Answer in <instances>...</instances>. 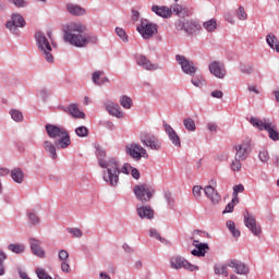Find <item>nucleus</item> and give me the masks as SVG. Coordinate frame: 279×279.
<instances>
[{"mask_svg": "<svg viewBox=\"0 0 279 279\" xmlns=\"http://www.w3.org/2000/svg\"><path fill=\"white\" fill-rule=\"evenodd\" d=\"M63 40L72 45V47L82 49L87 45H97L99 37L95 33L86 34L84 25L71 22L63 26Z\"/></svg>", "mask_w": 279, "mask_h": 279, "instance_id": "f257e3e1", "label": "nucleus"}, {"mask_svg": "<svg viewBox=\"0 0 279 279\" xmlns=\"http://www.w3.org/2000/svg\"><path fill=\"white\" fill-rule=\"evenodd\" d=\"M95 154L99 167H101V169H107V174H104L105 182H109L111 186H117V184H119V175L121 174L119 162L114 158L106 160V148L99 145L96 146Z\"/></svg>", "mask_w": 279, "mask_h": 279, "instance_id": "f03ea898", "label": "nucleus"}, {"mask_svg": "<svg viewBox=\"0 0 279 279\" xmlns=\"http://www.w3.org/2000/svg\"><path fill=\"white\" fill-rule=\"evenodd\" d=\"M248 123H251L253 128H256L260 132H263V130L268 132V136L270 141H275V142L279 141L278 126H276V124H274L271 120L267 118H264L263 120H260L258 118L251 117L248 120Z\"/></svg>", "mask_w": 279, "mask_h": 279, "instance_id": "7ed1b4c3", "label": "nucleus"}, {"mask_svg": "<svg viewBox=\"0 0 279 279\" xmlns=\"http://www.w3.org/2000/svg\"><path fill=\"white\" fill-rule=\"evenodd\" d=\"M35 40L46 62H48L49 64H52L53 54L51 53V51H53V49L51 48V44L49 43V39H47V36H45V33L37 32L35 34Z\"/></svg>", "mask_w": 279, "mask_h": 279, "instance_id": "20e7f679", "label": "nucleus"}, {"mask_svg": "<svg viewBox=\"0 0 279 279\" xmlns=\"http://www.w3.org/2000/svg\"><path fill=\"white\" fill-rule=\"evenodd\" d=\"M133 193L142 204H147L156 194V189L148 184H141L134 186Z\"/></svg>", "mask_w": 279, "mask_h": 279, "instance_id": "39448f33", "label": "nucleus"}, {"mask_svg": "<svg viewBox=\"0 0 279 279\" xmlns=\"http://www.w3.org/2000/svg\"><path fill=\"white\" fill-rule=\"evenodd\" d=\"M174 27L178 32H185L187 36H193L199 29L197 22L186 17H179L174 23Z\"/></svg>", "mask_w": 279, "mask_h": 279, "instance_id": "423d86ee", "label": "nucleus"}, {"mask_svg": "<svg viewBox=\"0 0 279 279\" xmlns=\"http://www.w3.org/2000/svg\"><path fill=\"white\" fill-rule=\"evenodd\" d=\"M140 140L144 147H148V149H153L154 151H160L162 149V143H160L158 136L147 131L140 134Z\"/></svg>", "mask_w": 279, "mask_h": 279, "instance_id": "0eeeda50", "label": "nucleus"}, {"mask_svg": "<svg viewBox=\"0 0 279 279\" xmlns=\"http://www.w3.org/2000/svg\"><path fill=\"white\" fill-rule=\"evenodd\" d=\"M170 266L172 269H186V271H199V267L191 264L186 258L175 255L170 259Z\"/></svg>", "mask_w": 279, "mask_h": 279, "instance_id": "6e6552de", "label": "nucleus"}, {"mask_svg": "<svg viewBox=\"0 0 279 279\" xmlns=\"http://www.w3.org/2000/svg\"><path fill=\"white\" fill-rule=\"evenodd\" d=\"M25 19L20 13H13L11 20L5 23L7 29L15 36H19V27H25Z\"/></svg>", "mask_w": 279, "mask_h": 279, "instance_id": "1a4fd4ad", "label": "nucleus"}, {"mask_svg": "<svg viewBox=\"0 0 279 279\" xmlns=\"http://www.w3.org/2000/svg\"><path fill=\"white\" fill-rule=\"evenodd\" d=\"M137 32L145 40H149V38H151L154 34H158V26L145 20L141 22L140 26H137Z\"/></svg>", "mask_w": 279, "mask_h": 279, "instance_id": "9d476101", "label": "nucleus"}, {"mask_svg": "<svg viewBox=\"0 0 279 279\" xmlns=\"http://www.w3.org/2000/svg\"><path fill=\"white\" fill-rule=\"evenodd\" d=\"M244 226L254 234V236H260L262 229L260 226L256 222V216L250 211L244 213Z\"/></svg>", "mask_w": 279, "mask_h": 279, "instance_id": "9b49d317", "label": "nucleus"}, {"mask_svg": "<svg viewBox=\"0 0 279 279\" xmlns=\"http://www.w3.org/2000/svg\"><path fill=\"white\" fill-rule=\"evenodd\" d=\"M175 60L178 64L181 65V71H183L185 75H191L193 77V75H195V73L197 72V68L195 66V63L186 59V57L182 54H177Z\"/></svg>", "mask_w": 279, "mask_h": 279, "instance_id": "f8f14e48", "label": "nucleus"}, {"mask_svg": "<svg viewBox=\"0 0 279 279\" xmlns=\"http://www.w3.org/2000/svg\"><path fill=\"white\" fill-rule=\"evenodd\" d=\"M235 149V158L238 160H247V156H250L252 151V145L250 140H244L241 144H236L234 146Z\"/></svg>", "mask_w": 279, "mask_h": 279, "instance_id": "ddd939ff", "label": "nucleus"}, {"mask_svg": "<svg viewBox=\"0 0 279 279\" xmlns=\"http://www.w3.org/2000/svg\"><path fill=\"white\" fill-rule=\"evenodd\" d=\"M126 154L134 160H141L148 156L147 150L141 146V144H131L130 146H126Z\"/></svg>", "mask_w": 279, "mask_h": 279, "instance_id": "4468645a", "label": "nucleus"}, {"mask_svg": "<svg viewBox=\"0 0 279 279\" xmlns=\"http://www.w3.org/2000/svg\"><path fill=\"white\" fill-rule=\"evenodd\" d=\"M209 73L218 80L226 77V65L221 61H213L208 65Z\"/></svg>", "mask_w": 279, "mask_h": 279, "instance_id": "2eb2a0df", "label": "nucleus"}, {"mask_svg": "<svg viewBox=\"0 0 279 279\" xmlns=\"http://www.w3.org/2000/svg\"><path fill=\"white\" fill-rule=\"evenodd\" d=\"M228 267L233 269L234 274H238L239 276H247L250 274V267L245 263L236 259L229 260Z\"/></svg>", "mask_w": 279, "mask_h": 279, "instance_id": "dca6fc26", "label": "nucleus"}, {"mask_svg": "<svg viewBox=\"0 0 279 279\" xmlns=\"http://www.w3.org/2000/svg\"><path fill=\"white\" fill-rule=\"evenodd\" d=\"M46 132L49 138H60L63 134H66L64 126H58L56 124H46Z\"/></svg>", "mask_w": 279, "mask_h": 279, "instance_id": "f3484780", "label": "nucleus"}, {"mask_svg": "<svg viewBox=\"0 0 279 279\" xmlns=\"http://www.w3.org/2000/svg\"><path fill=\"white\" fill-rule=\"evenodd\" d=\"M136 64L142 66V69L145 71H158V69H160V65L151 63V61L144 54H141L136 58Z\"/></svg>", "mask_w": 279, "mask_h": 279, "instance_id": "a211bd4d", "label": "nucleus"}, {"mask_svg": "<svg viewBox=\"0 0 279 279\" xmlns=\"http://www.w3.org/2000/svg\"><path fill=\"white\" fill-rule=\"evenodd\" d=\"M163 129L174 147H182V143L180 142V135H178L175 130H173V128L168 123H163Z\"/></svg>", "mask_w": 279, "mask_h": 279, "instance_id": "6ab92c4d", "label": "nucleus"}, {"mask_svg": "<svg viewBox=\"0 0 279 279\" xmlns=\"http://www.w3.org/2000/svg\"><path fill=\"white\" fill-rule=\"evenodd\" d=\"M61 110L74 119H86V113L80 111V108L75 104H71L69 107H61Z\"/></svg>", "mask_w": 279, "mask_h": 279, "instance_id": "aec40b11", "label": "nucleus"}, {"mask_svg": "<svg viewBox=\"0 0 279 279\" xmlns=\"http://www.w3.org/2000/svg\"><path fill=\"white\" fill-rule=\"evenodd\" d=\"M105 108L111 117H116L117 119H123L124 114L121 110V107L118 104H114L112 101L105 102Z\"/></svg>", "mask_w": 279, "mask_h": 279, "instance_id": "412c9836", "label": "nucleus"}, {"mask_svg": "<svg viewBox=\"0 0 279 279\" xmlns=\"http://www.w3.org/2000/svg\"><path fill=\"white\" fill-rule=\"evenodd\" d=\"M28 243L31 245V251L35 256H38L39 258L45 257V251H43V248L40 247V245H43V242H40L36 238H31L28 240Z\"/></svg>", "mask_w": 279, "mask_h": 279, "instance_id": "4be33fe9", "label": "nucleus"}, {"mask_svg": "<svg viewBox=\"0 0 279 279\" xmlns=\"http://www.w3.org/2000/svg\"><path fill=\"white\" fill-rule=\"evenodd\" d=\"M54 145L58 149H66V147L71 145V135H69V131H65L59 140L54 141Z\"/></svg>", "mask_w": 279, "mask_h": 279, "instance_id": "5701e85b", "label": "nucleus"}, {"mask_svg": "<svg viewBox=\"0 0 279 279\" xmlns=\"http://www.w3.org/2000/svg\"><path fill=\"white\" fill-rule=\"evenodd\" d=\"M204 191L206 197H208L213 204L217 205L221 201V196L215 191V187H213L211 185L205 186Z\"/></svg>", "mask_w": 279, "mask_h": 279, "instance_id": "b1692460", "label": "nucleus"}, {"mask_svg": "<svg viewBox=\"0 0 279 279\" xmlns=\"http://www.w3.org/2000/svg\"><path fill=\"white\" fill-rule=\"evenodd\" d=\"M137 215L141 219H154V209L149 206L137 207Z\"/></svg>", "mask_w": 279, "mask_h": 279, "instance_id": "393cba45", "label": "nucleus"}, {"mask_svg": "<svg viewBox=\"0 0 279 279\" xmlns=\"http://www.w3.org/2000/svg\"><path fill=\"white\" fill-rule=\"evenodd\" d=\"M151 12L157 14V16H161V19H169L171 16V10L165 5H153Z\"/></svg>", "mask_w": 279, "mask_h": 279, "instance_id": "a878e982", "label": "nucleus"}, {"mask_svg": "<svg viewBox=\"0 0 279 279\" xmlns=\"http://www.w3.org/2000/svg\"><path fill=\"white\" fill-rule=\"evenodd\" d=\"M66 10L72 16H84L86 14V9L73 3H69Z\"/></svg>", "mask_w": 279, "mask_h": 279, "instance_id": "bb28decb", "label": "nucleus"}, {"mask_svg": "<svg viewBox=\"0 0 279 279\" xmlns=\"http://www.w3.org/2000/svg\"><path fill=\"white\" fill-rule=\"evenodd\" d=\"M44 149L49 154L52 160H56L58 158V153L56 151V144L51 143L50 141H45Z\"/></svg>", "mask_w": 279, "mask_h": 279, "instance_id": "cd10ccee", "label": "nucleus"}, {"mask_svg": "<svg viewBox=\"0 0 279 279\" xmlns=\"http://www.w3.org/2000/svg\"><path fill=\"white\" fill-rule=\"evenodd\" d=\"M11 178L13 182H16V184H23V180H25V173H23L21 168H15L11 171Z\"/></svg>", "mask_w": 279, "mask_h": 279, "instance_id": "c85d7f7f", "label": "nucleus"}, {"mask_svg": "<svg viewBox=\"0 0 279 279\" xmlns=\"http://www.w3.org/2000/svg\"><path fill=\"white\" fill-rule=\"evenodd\" d=\"M266 43L270 47V49H274L275 51H277V53H279V41H278V37H276V35L268 34L266 36Z\"/></svg>", "mask_w": 279, "mask_h": 279, "instance_id": "c756f323", "label": "nucleus"}, {"mask_svg": "<svg viewBox=\"0 0 279 279\" xmlns=\"http://www.w3.org/2000/svg\"><path fill=\"white\" fill-rule=\"evenodd\" d=\"M227 228L234 239H239V236H241V231L236 229V225L234 223V221L228 220Z\"/></svg>", "mask_w": 279, "mask_h": 279, "instance_id": "7c9ffc66", "label": "nucleus"}, {"mask_svg": "<svg viewBox=\"0 0 279 279\" xmlns=\"http://www.w3.org/2000/svg\"><path fill=\"white\" fill-rule=\"evenodd\" d=\"M216 276H228V264H217L214 267Z\"/></svg>", "mask_w": 279, "mask_h": 279, "instance_id": "2f4dec72", "label": "nucleus"}, {"mask_svg": "<svg viewBox=\"0 0 279 279\" xmlns=\"http://www.w3.org/2000/svg\"><path fill=\"white\" fill-rule=\"evenodd\" d=\"M133 104L134 102L132 101V98H130L129 96L122 95L120 97V106H122V108H124V110H130V108H132Z\"/></svg>", "mask_w": 279, "mask_h": 279, "instance_id": "473e14b6", "label": "nucleus"}, {"mask_svg": "<svg viewBox=\"0 0 279 279\" xmlns=\"http://www.w3.org/2000/svg\"><path fill=\"white\" fill-rule=\"evenodd\" d=\"M197 243H199V241L194 240L193 245H195L196 250H198L202 256H206V252L210 250V247L208 246V243H199V244Z\"/></svg>", "mask_w": 279, "mask_h": 279, "instance_id": "72a5a7b5", "label": "nucleus"}, {"mask_svg": "<svg viewBox=\"0 0 279 279\" xmlns=\"http://www.w3.org/2000/svg\"><path fill=\"white\" fill-rule=\"evenodd\" d=\"M183 125L185 130H187V132H195V130H197V126L195 125V120H193L192 118H185L183 120Z\"/></svg>", "mask_w": 279, "mask_h": 279, "instance_id": "f704fd0d", "label": "nucleus"}, {"mask_svg": "<svg viewBox=\"0 0 279 279\" xmlns=\"http://www.w3.org/2000/svg\"><path fill=\"white\" fill-rule=\"evenodd\" d=\"M173 14H177V16H182V14H186L189 16V9L182 8L180 4H174L171 7Z\"/></svg>", "mask_w": 279, "mask_h": 279, "instance_id": "c9c22d12", "label": "nucleus"}, {"mask_svg": "<svg viewBox=\"0 0 279 279\" xmlns=\"http://www.w3.org/2000/svg\"><path fill=\"white\" fill-rule=\"evenodd\" d=\"M8 250L13 254H23L25 252V245L23 244H9Z\"/></svg>", "mask_w": 279, "mask_h": 279, "instance_id": "e433bc0d", "label": "nucleus"}, {"mask_svg": "<svg viewBox=\"0 0 279 279\" xmlns=\"http://www.w3.org/2000/svg\"><path fill=\"white\" fill-rule=\"evenodd\" d=\"M203 27L206 29V32H215V29H217V20L211 19L203 23Z\"/></svg>", "mask_w": 279, "mask_h": 279, "instance_id": "4c0bfd02", "label": "nucleus"}, {"mask_svg": "<svg viewBox=\"0 0 279 279\" xmlns=\"http://www.w3.org/2000/svg\"><path fill=\"white\" fill-rule=\"evenodd\" d=\"M8 259V255L5 252L0 250V276H5V265H3L4 260Z\"/></svg>", "mask_w": 279, "mask_h": 279, "instance_id": "58836bf2", "label": "nucleus"}, {"mask_svg": "<svg viewBox=\"0 0 279 279\" xmlns=\"http://www.w3.org/2000/svg\"><path fill=\"white\" fill-rule=\"evenodd\" d=\"M9 114H11V119H13V121H16L17 123L23 121V112H21L20 110L11 109Z\"/></svg>", "mask_w": 279, "mask_h": 279, "instance_id": "ea45409f", "label": "nucleus"}, {"mask_svg": "<svg viewBox=\"0 0 279 279\" xmlns=\"http://www.w3.org/2000/svg\"><path fill=\"white\" fill-rule=\"evenodd\" d=\"M27 217H28L32 226H38V223H40V218L38 217L36 211H28Z\"/></svg>", "mask_w": 279, "mask_h": 279, "instance_id": "a19ab883", "label": "nucleus"}, {"mask_svg": "<svg viewBox=\"0 0 279 279\" xmlns=\"http://www.w3.org/2000/svg\"><path fill=\"white\" fill-rule=\"evenodd\" d=\"M240 71H241V73H244L245 75H252V73H254V65L241 63Z\"/></svg>", "mask_w": 279, "mask_h": 279, "instance_id": "79ce46f5", "label": "nucleus"}, {"mask_svg": "<svg viewBox=\"0 0 279 279\" xmlns=\"http://www.w3.org/2000/svg\"><path fill=\"white\" fill-rule=\"evenodd\" d=\"M37 95L43 99V101H47V99H49V95H51V92L47 89V87H41L38 89Z\"/></svg>", "mask_w": 279, "mask_h": 279, "instance_id": "37998d69", "label": "nucleus"}, {"mask_svg": "<svg viewBox=\"0 0 279 279\" xmlns=\"http://www.w3.org/2000/svg\"><path fill=\"white\" fill-rule=\"evenodd\" d=\"M75 134L80 138H86V136H88V128H86V126H78V128L75 129Z\"/></svg>", "mask_w": 279, "mask_h": 279, "instance_id": "c03bdc74", "label": "nucleus"}, {"mask_svg": "<svg viewBox=\"0 0 279 279\" xmlns=\"http://www.w3.org/2000/svg\"><path fill=\"white\" fill-rule=\"evenodd\" d=\"M242 160L243 159H239V158L234 157V160L231 162V166H230L231 171H236V172L241 171V169L243 167V165L241 163Z\"/></svg>", "mask_w": 279, "mask_h": 279, "instance_id": "a18cd8bd", "label": "nucleus"}, {"mask_svg": "<svg viewBox=\"0 0 279 279\" xmlns=\"http://www.w3.org/2000/svg\"><path fill=\"white\" fill-rule=\"evenodd\" d=\"M234 204H239V197H234L230 203H228L225 210L222 211L223 215H226V213H234Z\"/></svg>", "mask_w": 279, "mask_h": 279, "instance_id": "49530a36", "label": "nucleus"}, {"mask_svg": "<svg viewBox=\"0 0 279 279\" xmlns=\"http://www.w3.org/2000/svg\"><path fill=\"white\" fill-rule=\"evenodd\" d=\"M116 34L119 36L120 39H122V43H128V33H125V29L122 27H116Z\"/></svg>", "mask_w": 279, "mask_h": 279, "instance_id": "de8ad7c7", "label": "nucleus"}, {"mask_svg": "<svg viewBox=\"0 0 279 279\" xmlns=\"http://www.w3.org/2000/svg\"><path fill=\"white\" fill-rule=\"evenodd\" d=\"M235 14L239 21H247V12H245V8L239 7V9L235 11Z\"/></svg>", "mask_w": 279, "mask_h": 279, "instance_id": "09e8293b", "label": "nucleus"}, {"mask_svg": "<svg viewBox=\"0 0 279 279\" xmlns=\"http://www.w3.org/2000/svg\"><path fill=\"white\" fill-rule=\"evenodd\" d=\"M149 236H151L153 239H157V241H160V243L167 242V240L165 238L160 236V233H158V230H156V229H150Z\"/></svg>", "mask_w": 279, "mask_h": 279, "instance_id": "8fccbe9b", "label": "nucleus"}, {"mask_svg": "<svg viewBox=\"0 0 279 279\" xmlns=\"http://www.w3.org/2000/svg\"><path fill=\"white\" fill-rule=\"evenodd\" d=\"M258 158L260 162H268L269 161V151L267 149H262L258 154Z\"/></svg>", "mask_w": 279, "mask_h": 279, "instance_id": "3c124183", "label": "nucleus"}, {"mask_svg": "<svg viewBox=\"0 0 279 279\" xmlns=\"http://www.w3.org/2000/svg\"><path fill=\"white\" fill-rule=\"evenodd\" d=\"M163 195L169 208H173L174 201L173 196L171 195V192H165Z\"/></svg>", "mask_w": 279, "mask_h": 279, "instance_id": "603ef678", "label": "nucleus"}, {"mask_svg": "<svg viewBox=\"0 0 279 279\" xmlns=\"http://www.w3.org/2000/svg\"><path fill=\"white\" fill-rule=\"evenodd\" d=\"M10 3H13L15 8H27V1L26 0H9Z\"/></svg>", "mask_w": 279, "mask_h": 279, "instance_id": "864d4df0", "label": "nucleus"}, {"mask_svg": "<svg viewBox=\"0 0 279 279\" xmlns=\"http://www.w3.org/2000/svg\"><path fill=\"white\" fill-rule=\"evenodd\" d=\"M58 256L62 263L69 260V252L66 250H60Z\"/></svg>", "mask_w": 279, "mask_h": 279, "instance_id": "5fc2aeb1", "label": "nucleus"}, {"mask_svg": "<svg viewBox=\"0 0 279 279\" xmlns=\"http://www.w3.org/2000/svg\"><path fill=\"white\" fill-rule=\"evenodd\" d=\"M37 278L39 279H53L51 276H49L45 270L43 269H37L36 270Z\"/></svg>", "mask_w": 279, "mask_h": 279, "instance_id": "6e6d98bb", "label": "nucleus"}, {"mask_svg": "<svg viewBox=\"0 0 279 279\" xmlns=\"http://www.w3.org/2000/svg\"><path fill=\"white\" fill-rule=\"evenodd\" d=\"M243 191H245V186H243V184L234 185L233 187L234 197H239V193H243Z\"/></svg>", "mask_w": 279, "mask_h": 279, "instance_id": "4d7b16f0", "label": "nucleus"}, {"mask_svg": "<svg viewBox=\"0 0 279 279\" xmlns=\"http://www.w3.org/2000/svg\"><path fill=\"white\" fill-rule=\"evenodd\" d=\"M101 75H104V72H101V71H96V72L93 73L94 84L101 85V83H99V78L101 77Z\"/></svg>", "mask_w": 279, "mask_h": 279, "instance_id": "13d9d810", "label": "nucleus"}, {"mask_svg": "<svg viewBox=\"0 0 279 279\" xmlns=\"http://www.w3.org/2000/svg\"><path fill=\"white\" fill-rule=\"evenodd\" d=\"M133 167L130 163H124L120 173H124L125 175H130V171H132Z\"/></svg>", "mask_w": 279, "mask_h": 279, "instance_id": "bf43d9fd", "label": "nucleus"}, {"mask_svg": "<svg viewBox=\"0 0 279 279\" xmlns=\"http://www.w3.org/2000/svg\"><path fill=\"white\" fill-rule=\"evenodd\" d=\"M70 234H73L76 239H82V230L77 228H72L69 230Z\"/></svg>", "mask_w": 279, "mask_h": 279, "instance_id": "052dcab7", "label": "nucleus"}, {"mask_svg": "<svg viewBox=\"0 0 279 279\" xmlns=\"http://www.w3.org/2000/svg\"><path fill=\"white\" fill-rule=\"evenodd\" d=\"M61 270L64 274H71V265H69V262H62L61 263Z\"/></svg>", "mask_w": 279, "mask_h": 279, "instance_id": "680f3d73", "label": "nucleus"}, {"mask_svg": "<svg viewBox=\"0 0 279 279\" xmlns=\"http://www.w3.org/2000/svg\"><path fill=\"white\" fill-rule=\"evenodd\" d=\"M193 86H196V88H202L204 86V80L202 78H192Z\"/></svg>", "mask_w": 279, "mask_h": 279, "instance_id": "e2e57ef3", "label": "nucleus"}, {"mask_svg": "<svg viewBox=\"0 0 279 279\" xmlns=\"http://www.w3.org/2000/svg\"><path fill=\"white\" fill-rule=\"evenodd\" d=\"M192 193L194 197H202V186L196 185L193 187Z\"/></svg>", "mask_w": 279, "mask_h": 279, "instance_id": "0e129e2a", "label": "nucleus"}, {"mask_svg": "<svg viewBox=\"0 0 279 279\" xmlns=\"http://www.w3.org/2000/svg\"><path fill=\"white\" fill-rule=\"evenodd\" d=\"M207 130H209V132H217V130H219V126L215 122H209L207 124Z\"/></svg>", "mask_w": 279, "mask_h": 279, "instance_id": "69168bd1", "label": "nucleus"}, {"mask_svg": "<svg viewBox=\"0 0 279 279\" xmlns=\"http://www.w3.org/2000/svg\"><path fill=\"white\" fill-rule=\"evenodd\" d=\"M211 97H214L215 99H223V92L214 90L211 92Z\"/></svg>", "mask_w": 279, "mask_h": 279, "instance_id": "338daca9", "label": "nucleus"}, {"mask_svg": "<svg viewBox=\"0 0 279 279\" xmlns=\"http://www.w3.org/2000/svg\"><path fill=\"white\" fill-rule=\"evenodd\" d=\"M131 175H132V178H134V180H140L141 179V172L136 168H132Z\"/></svg>", "mask_w": 279, "mask_h": 279, "instance_id": "774afa93", "label": "nucleus"}]
</instances>
